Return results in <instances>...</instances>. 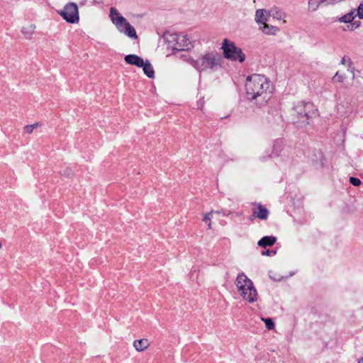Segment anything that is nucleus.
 <instances>
[{
	"instance_id": "24",
	"label": "nucleus",
	"mask_w": 363,
	"mask_h": 363,
	"mask_svg": "<svg viewBox=\"0 0 363 363\" xmlns=\"http://www.w3.org/2000/svg\"><path fill=\"white\" fill-rule=\"evenodd\" d=\"M345 79V75L342 74H340L339 72H337L335 76L333 77V80L334 82H343Z\"/></svg>"
},
{
	"instance_id": "10",
	"label": "nucleus",
	"mask_w": 363,
	"mask_h": 363,
	"mask_svg": "<svg viewBox=\"0 0 363 363\" xmlns=\"http://www.w3.org/2000/svg\"><path fill=\"white\" fill-rule=\"evenodd\" d=\"M235 285L237 288H240L245 285V286H247L248 288H246L247 289H251L253 287V282L252 281L249 279L244 272H241L238 274L236 280H235Z\"/></svg>"
},
{
	"instance_id": "36",
	"label": "nucleus",
	"mask_w": 363,
	"mask_h": 363,
	"mask_svg": "<svg viewBox=\"0 0 363 363\" xmlns=\"http://www.w3.org/2000/svg\"><path fill=\"white\" fill-rule=\"evenodd\" d=\"M358 363H363V357L358 360Z\"/></svg>"
},
{
	"instance_id": "28",
	"label": "nucleus",
	"mask_w": 363,
	"mask_h": 363,
	"mask_svg": "<svg viewBox=\"0 0 363 363\" xmlns=\"http://www.w3.org/2000/svg\"><path fill=\"white\" fill-rule=\"evenodd\" d=\"M60 173L67 177H70L72 174V169L69 168V167H66L65 169H61L60 170Z\"/></svg>"
},
{
	"instance_id": "6",
	"label": "nucleus",
	"mask_w": 363,
	"mask_h": 363,
	"mask_svg": "<svg viewBox=\"0 0 363 363\" xmlns=\"http://www.w3.org/2000/svg\"><path fill=\"white\" fill-rule=\"evenodd\" d=\"M169 43H174L172 45L173 50L178 51L189 50L192 48V45L186 35L183 34L173 33L167 38Z\"/></svg>"
},
{
	"instance_id": "26",
	"label": "nucleus",
	"mask_w": 363,
	"mask_h": 363,
	"mask_svg": "<svg viewBox=\"0 0 363 363\" xmlns=\"http://www.w3.org/2000/svg\"><path fill=\"white\" fill-rule=\"evenodd\" d=\"M350 183L354 186H359L361 184V181L357 177H350Z\"/></svg>"
},
{
	"instance_id": "11",
	"label": "nucleus",
	"mask_w": 363,
	"mask_h": 363,
	"mask_svg": "<svg viewBox=\"0 0 363 363\" xmlns=\"http://www.w3.org/2000/svg\"><path fill=\"white\" fill-rule=\"evenodd\" d=\"M125 62L131 65H135L138 67H140L141 66L144 65V60L142 57L134 55V54H130L127 55L124 57Z\"/></svg>"
},
{
	"instance_id": "33",
	"label": "nucleus",
	"mask_w": 363,
	"mask_h": 363,
	"mask_svg": "<svg viewBox=\"0 0 363 363\" xmlns=\"http://www.w3.org/2000/svg\"><path fill=\"white\" fill-rule=\"evenodd\" d=\"M180 57L182 58L184 60L189 62L190 64H191V60H193L192 58H191L189 56H188L186 55H182Z\"/></svg>"
},
{
	"instance_id": "19",
	"label": "nucleus",
	"mask_w": 363,
	"mask_h": 363,
	"mask_svg": "<svg viewBox=\"0 0 363 363\" xmlns=\"http://www.w3.org/2000/svg\"><path fill=\"white\" fill-rule=\"evenodd\" d=\"M356 9H352L349 13L339 18V21L342 23H352L357 16Z\"/></svg>"
},
{
	"instance_id": "23",
	"label": "nucleus",
	"mask_w": 363,
	"mask_h": 363,
	"mask_svg": "<svg viewBox=\"0 0 363 363\" xmlns=\"http://www.w3.org/2000/svg\"><path fill=\"white\" fill-rule=\"evenodd\" d=\"M265 323V326L268 330H272L274 328L275 325L273 320L271 318H262Z\"/></svg>"
},
{
	"instance_id": "25",
	"label": "nucleus",
	"mask_w": 363,
	"mask_h": 363,
	"mask_svg": "<svg viewBox=\"0 0 363 363\" xmlns=\"http://www.w3.org/2000/svg\"><path fill=\"white\" fill-rule=\"evenodd\" d=\"M38 126V123H34L32 125H27L24 127L25 132L28 134L33 133V130Z\"/></svg>"
},
{
	"instance_id": "3",
	"label": "nucleus",
	"mask_w": 363,
	"mask_h": 363,
	"mask_svg": "<svg viewBox=\"0 0 363 363\" xmlns=\"http://www.w3.org/2000/svg\"><path fill=\"white\" fill-rule=\"evenodd\" d=\"M222 57L216 51L205 53L197 60H191V65L199 72L214 70L221 66Z\"/></svg>"
},
{
	"instance_id": "35",
	"label": "nucleus",
	"mask_w": 363,
	"mask_h": 363,
	"mask_svg": "<svg viewBox=\"0 0 363 363\" xmlns=\"http://www.w3.org/2000/svg\"><path fill=\"white\" fill-rule=\"evenodd\" d=\"M345 62H346V58H345V57H343L342 58L341 61H340V64H342V65H345Z\"/></svg>"
},
{
	"instance_id": "7",
	"label": "nucleus",
	"mask_w": 363,
	"mask_h": 363,
	"mask_svg": "<svg viewBox=\"0 0 363 363\" xmlns=\"http://www.w3.org/2000/svg\"><path fill=\"white\" fill-rule=\"evenodd\" d=\"M59 13L68 23H75L79 21L78 7L74 3L66 4Z\"/></svg>"
},
{
	"instance_id": "12",
	"label": "nucleus",
	"mask_w": 363,
	"mask_h": 363,
	"mask_svg": "<svg viewBox=\"0 0 363 363\" xmlns=\"http://www.w3.org/2000/svg\"><path fill=\"white\" fill-rule=\"evenodd\" d=\"M284 143L282 139L278 138L275 140L272 146V154L268 155V157H275L279 156L284 149Z\"/></svg>"
},
{
	"instance_id": "14",
	"label": "nucleus",
	"mask_w": 363,
	"mask_h": 363,
	"mask_svg": "<svg viewBox=\"0 0 363 363\" xmlns=\"http://www.w3.org/2000/svg\"><path fill=\"white\" fill-rule=\"evenodd\" d=\"M255 20L259 24L266 23L268 21L267 11L265 9H257L255 12Z\"/></svg>"
},
{
	"instance_id": "27",
	"label": "nucleus",
	"mask_w": 363,
	"mask_h": 363,
	"mask_svg": "<svg viewBox=\"0 0 363 363\" xmlns=\"http://www.w3.org/2000/svg\"><path fill=\"white\" fill-rule=\"evenodd\" d=\"M322 1H323L324 6H330V5H335L336 4L343 1L344 0H322Z\"/></svg>"
},
{
	"instance_id": "29",
	"label": "nucleus",
	"mask_w": 363,
	"mask_h": 363,
	"mask_svg": "<svg viewBox=\"0 0 363 363\" xmlns=\"http://www.w3.org/2000/svg\"><path fill=\"white\" fill-rule=\"evenodd\" d=\"M357 16H358L360 19H363V1L360 3L357 8Z\"/></svg>"
},
{
	"instance_id": "13",
	"label": "nucleus",
	"mask_w": 363,
	"mask_h": 363,
	"mask_svg": "<svg viewBox=\"0 0 363 363\" xmlns=\"http://www.w3.org/2000/svg\"><path fill=\"white\" fill-rule=\"evenodd\" d=\"M277 241V238L274 236H264L258 241V245L262 247H271Z\"/></svg>"
},
{
	"instance_id": "4",
	"label": "nucleus",
	"mask_w": 363,
	"mask_h": 363,
	"mask_svg": "<svg viewBox=\"0 0 363 363\" xmlns=\"http://www.w3.org/2000/svg\"><path fill=\"white\" fill-rule=\"evenodd\" d=\"M110 18L112 23L116 26L118 30L125 33L130 38L136 39L138 38L136 31L133 26L121 16L119 11L114 7L110 9Z\"/></svg>"
},
{
	"instance_id": "17",
	"label": "nucleus",
	"mask_w": 363,
	"mask_h": 363,
	"mask_svg": "<svg viewBox=\"0 0 363 363\" xmlns=\"http://www.w3.org/2000/svg\"><path fill=\"white\" fill-rule=\"evenodd\" d=\"M260 28L262 33L266 35H276L279 31V28L278 27L269 25L267 23L263 24Z\"/></svg>"
},
{
	"instance_id": "2",
	"label": "nucleus",
	"mask_w": 363,
	"mask_h": 363,
	"mask_svg": "<svg viewBox=\"0 0 363 363\" xmlns=\"http://www.w3.org/2000/svg\"><path fill=\"white\" fill-rule=\"evenodd\" d=\"M317 113V109L311 102L299 101L293 108L292 122L298 127H304L310 123Z\"/></svg>"
},
{
	"instance_id": "1",
	"label": "nucleus",
	"mask_w": 363,
	"mask_h": 363,
	"mask_svg": "<svg viewBox=\"0 0 363 363\" xmlns=\"http://www.w3.org/2000/svg\"><path fill=\"white\" fill-rule=\"evenodd\" d=\"M269 82L264 75L253 74L248 76L245 83L247 99L252 101L262 98V103H266L269 98Z\"/></svg>"
},
{
	"instance_id": "32",
	"label": "nucleus",
	"mask_w": 363,
	"mask_h": 363,
	"mask_svg": "<svg viewBox=\"0 0 363 363\" xmlns=\"http://www.w3.org/2000/svg\"><path fill=\"white\" fill-rule=\"evenodd\" d=\"M214 212H215V211H211L210 213H206V214L204 216V217H203V220L204 222H206V223L208 220H211V216L212 213H214Z\"/></svg>"
},
{
	"instance_id": "9",
	"label": "nucleus",
	"mask_w": 363,
	"mask_h": 363,
	"mask_svg": "<svg viewBox=\"0 0 363 363\" xmlns=\"http://www.w3.org/2000/svg\"><path fill=\"white\" fill-rule=\"evenodd\" d=\"M253 205H256L257 208L252 210V216L261 220H267L269 214V210L261 203H254Z\"/></svg>"
},
{
	"instance_id": "38",
	"label": "nucleus",
	"mask_w": 363,
	"mask_h": 363,
	"mask_svg": "<svg viewBox=\"0 0 363 363\" xmlns=\"http://www.w3.org/2000/svg\"><path fill=\"white\" fill-rule=\"evenodd\" d=\"M1 247V243L0 242V248Z\"/></svg>"
},
{
	"instance_id": "8",
	"label": "nucleus",
	"mask_w": 363,
	"mask_h": 363,
	"mask_svg": "<svg viewBox=\"0 0 363 363\" xmlns=\"http://www.w3.org/2000/svg\"><path fill=\"white\" fill-rule=\"evenodd\" d=\"M246 288H248V287L245 286V285L240 288H238V291H239L242 298L245 301H247V302H249L250 303H252L257 301L258 294H257V290H256L255 286L253 285L252 290L247 289Z\"/></svg>"
},
{
	"instance_id": "18",
	"label": "nucleus",
	"mask_w": 363,
	"mask_h": 363,
	"mask_svg": "<svg viewBox=\"0 0 363 363\" xmlns=\"http://www.w3.org/2000/svg\"><path fill=\"white\" fill-rule=\"evenodd\" d=\"M268 16H272L273 18H276L278 20L283 19L286 16L285 13L277 7L271 9L268 11Z\"/></svg>"
},
{
	"instance_id": "31",
	"label": "nucleus",
	"mask_w": 363,
	"mask_h": 363,
	"mask_svg": "<svg viewBox=\"0 0 363 363\" xmlns=\"http://www.w3.org/2000/svg\"><path fill=\"white\" fill-rule=\"evenodd\" d=\"M275 254H276V250H263L262 252V255H266V256H272V255H274Z\"/></svg>"
},
{
	"instance_id": "16",
	"label": "nucleus",
	"mask_w": 363,
	"mask_h": 363,
	"mask_svg": "<svg viewBox=\"0 0 363 363\" xmlns=\"http://www.w3.org/2000/svg\"><path fill=\"white\" fill-rule=\"evenodd\" d=\"M149 341L147 339L143 338L140 340H135L133 342V346L135 350L138 352L144 351L149 346Z\"/></svg>"
},
{
	"instance_id": "21",
	"label": "nucleus",
	"mask_w": 363,
	"mask_h": 363,
	"mask_svg": "<svg viewBox=\"0 0 363 363\" xmlns=\"http://www.w3.org/2000/svg\"><path fill=\"white\" fill-rule=\"evenodd\" d=\"M320 4H323V1L322 0H308V10L315 11Z\"/></svg>"
},
{
	"instance_id": "5",
	"label": "nucleus",
	"mask_w": 363,
	"mask_h": 363,
	"mask_svg": "<svg viewBox=\"0 0 363 363\" xmlns=\"http://www.w3.org/2000/svg\"><path fill=\"white\" fill-rule=\"evenodd\" d=\"M221 49L223 50V57L228 60L240 63L245 60V55L242 49L237 47L235 43L227 38L223 40Z\"/></svg>"
},
{
	"instance_id": "22",
	"label": "nucleus",
	"mask_w": 363,
	"mask_h": 363,
	"mask_svg": "<svg viewBox=\"0 0 363 363\" xmlns=\"http://www.w3.org/2000/svg\"><path fill=\"white\" fill-rule=\"evenodd\" d=\"M360 26H361V22L359 21H352V23H350V25H347L346 26V28H343V30H354V29L360 27Z\"/></svg>"
},
{
	"instance_id": "15",
	"label": "nucleus",
	"mask_w": 363,
	"mask_h": 363,
	"mask_svg": "<svg viewBox=\"0 0 363 363\" xmlns=\"http://www.w3.org/2000/svg\"><path fill=\"white\" fill-rule=\"evenodd\" d=\"M140 67L143 68L144 74L148 78L153 79L155 77V71L149 60L144 61V65Z\"/></svg>"
},
{
	"instance_id": "37",
	"label": "nucleus",
	"mask_w": 363,
	"mask_h": 363,
	"mask_svg": "<svg viewBox=\"0 0 363 363\" xmlns=\"http://www.w3.org/2000/svg\"><path fill=\"white\" fill-rule=\"evenodd\" d=\"M253 218H255L254 216H252V215L250 217V220H253Z\"/></svg>"
},
{
	"instance_id": "34",
	"label": "nucleus",
	"mask_w": 363,
	"mask_h": 363,
	"mask_svg": "<svg viewBox=\"0 0 363 363\" xmlns=\"http://www.w3.org/2000/svg\"><path fill=\"white\" fill-rule=\"evenodd\" d=\"M272 273V272H269V277H270V278H271L272 279L275 280V281H279V280L281 279H279V278H278V279H277V278H276V277H272V274H271Z\"/></svg>"
},
{
	"instance_id": "30",
	"label": "nucleus",
	"mask_w": 363,
	"mask_h": 363,
	"mask_svg": "<svg viewBox=\"0 0 363 363\" xmlns=\"http://www.w3.org/2000/svg\"><path fill=\"white\" fill-rule=\"evenodd\" d=\"M348 71L352 73V78H354V67L352 66V62L350 58H348Z\"/></svg>"
},
{
	"instance_id": "20",
	"label": "nucleus",
	"mask_w": 363,
	"mask_h": 363,
	"mask_svg": "<svg viewBox=\"0 0 363 363\" xmlns=\"http://www.w3.org/2000/svg\"><path fill=\"white\" fill-rule=\"evenodd\" d=\"M35 28V26L30 24L28 27H23L21 32L27 39H30L33 33L34 32Z\"/></svg>"
}]
</instances>
